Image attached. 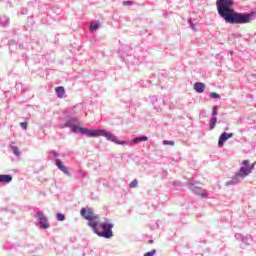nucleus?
<instances>
[{
  "label": "nucleus",
  "mask_w": 256,
  "mask_h": 256,
  "mask_svg": "<svg viewBox=\"0 0 256 256\" xmlns=\"http://www.w3.org/2000/svg\"><path fill=\"white\" fill-rule=\"evenodd\" d=\"M235 2L233 0H217L216 7L218 15L224 19L225 23L231 25H246L253 21L252 13H239L233 10Z\"/></svg>",
  "instance_id": "nucleus-1"
},
{
  "label": "nucleus",
  "mask_w": 256,
  "mask_h": 256,
  "mask_svg": "<svg viewBox=\"0 0 256 256\" xmlns=\"http://www.w3.org/2000/svg\"><path fill=\"white\" fill-rule=\"evenodd\" d=\"M61 129H71L72 133H79L80 135H86V137L97 138V137H105L107 141L111 143H115L116 145H129L127 141H121L117 139L115 134L107 132V130L103 129H88L79 126V120L75 117H71L64 124H62Z\"/></svg>",
  "instance_id": "nucleus-2"
},
{
  "label": "nucleus",
  "mask_w": 256,
  "mask_h": 256,
  "mask_svg": "<svg viewBox=\"0 0 256 256\" xmlns=\"http://www.w3.org/2000/svg\"><path fill=\"white\" fill-rule=\"evenodd\" d=\"M238 172L232 176L230 181L226 182V187H230V185H239L245 177L251 175L253 173V169H255V163L249 165V160H244Z\"/></svg>",
  "instance_id": "nucleus-3"
},
{
  "label": "nucleus",
  "mask_w": 256,
  "mask_h": 256,
  "mask_svg": "<svg viewBox=\"0 0 256 256\" xmlns=\"http://www.w3.org/2000/svg\"><path fill=\"white\" fill-rule=\"evenodd\" d=\"M93 233L98 235V237H103V239H111L113 237V224L103 222L98 223L92 228Z\"/></svg>",
  "instance_id": "nucleus-4"
},
{
  "label": "nucleus",
  "mask_w": 256,
  "mask_h": 256,
  "mask_svg": "<svg viewBox=\"0 0 256 256\" xmlns=\"http://www.w3.org/2000/svg\"><path fill=\"white\" fill-rule=\"evenodd\" d=\"M80 214L88 221V227L91 229L99 222V216L93 212V208H82Z\"/></svg>",
  "instance_id": "nucleus-5"
},
{
  "label": "nucleus",
  "mask_w": 256,
  "mask_h": 256,
  "mask_svg": "<svg viewBox=\"0 0 256 256\" xmlns=\"http://www.w3.org/2000/svg\"><path fill=\"white\" fill-rule=\"evenodd\" d=\"M34 217L39 220V225L41 229H49V221L43 213V211H38Z\"/></svg>",
  "instance_id": "nucleus-6"
},
{
  "label": "nucleus",
  "mask_w": 256,
  "mask_h": 256,
  "mask_svg": "<svg viewBox=\"0 0 256 256\" xmlns=\"http://www.w3.org/2000/svg\"><path fill=\"white\" fill-rule=\"evenodd\" d=\"M188 187L192 193L195 195H199L200 197H207L209 193H207V190H202L201 187L197 186L196 183H189Z\"/></svg>",
  "instance_id": "nucleus-7"
},
{
  "label": "nucleus",
  "mask_w": 256,
  "mask_h": 256,
  "mask_svg": "<svg viewBox=\"0 0 256 256\" xmlns=\"http://www.w3.org/2000/svg\"><path fill=\"white\" fill-rule=\"evenodd\" d=\"M55 165L59 169V171H62V173H64V175H67V177H71V172L69 171V168L63 165V162L61 161V159L57 158L55 160Z\"/></svg>",
  "instance_id": "nucleus-8"
},
{
  "label": "nucleus",
  "mask_w": 256,
  "mask_h": 256,
  "mask_svg": "<svg viewBox=\"0 0 256 256\" xmlns=\"http://www.w3.org/2000/svg\"><path fill=\"white\" fill-rule=\"evenodd\" d=\"M235 134L234 133H227V132H223L218 140V147H223V144L225 143V141H227L228 139H231V137H233Z\"/></svg>",
  "instance_id": "nucleus-9"
},
{
  "label": "nucleus",
  "mask_w": 256,
  "mask_h": 256,
  "mask_svg": "<svg viewBox=\"0 0 256 256\" xmlns=\"http://www.w3.org/2000/svg\"><path fill=\"white\" fill-rule=\"evenodd\" d=\"M194 91L196 93H203L205 91V84L203 82H196L194 84Z\"/></svg>",
  "instance_id": "nucleus-10"
},
{
  "label": "nucleus",
  "mask_w": 256,
  "mask_h": 256,
  "mask_svg": "<svg viewBox=\"0 0 256 256\" xmlns=\"http://www.w3.org/2000/svg\"><path fill=\"white\" fill-rule=\"evenodd\" d=\"M10 149L15 157H21V150H19V147L15 146V142L10 143Z\"/></svg>",
  "instance_id": "nucleus-11"
},
{
  "label": "nucleus",
  "mask_w": 256,
  "mask_h": 256,
  "mask_svg": "<svg viewBox=\"0 0 256 256\" xmlns=\"http://www.w3.org/2000/svg\"><path fill=\"white\" fill-rule=\"evenodd\" d=\"M13 176L9 174H0V183H11Z\"/></svg>",
  "instance_id": "nucleus-12"
},
{
  "label": "nucleus",
  "mask_w": 256,
  "mask_h": 256,
  "mask_svg": "<svg viewBox=\"0 0 256 256\" xmlns=\"http://www.w3.org/2000/svg\"><path fill=\"white\" fill-rule=\"evenodd\" d=\"M56 95L59 99H63V95H65V87L63 86H58L55 89Z\"/></svg>",
  "instance_id": "nucleus-13"
},
{
  "label": "nucleus",
  "mask_w": 256,
  "mask_h": 256,
  "mask_svg": "<svg viewBox=\"0 0 256 256\" xmlns=\"http://www.w3.org/2000/svg\"><path fill=\"white\" fill-rule=\"evenodd\" d=\"M143 141H149V138L147 136H139L134 138L131 143H133L134 145H137V143H141Z\"/></svg>",
  "instance_id": "nucleus-14"
},
{
  "label": "nucleus",
  "mask_w": 256,
  "mask_h": 256,
  "mask_svg": "<svg viewBox=\"0 0 256 256\" xmlns=\"http://www.w3.org/2000/svg\"><path fill=\"white\" fill-rule=\"evenodd\" d=\"M9 25V17L7 16H0V26L7 27Z\"/></svg>",
  "instance_id": "nucleus-15"
},
{
  "label": "nucleus",
  "mask_w": 256,
  "mask_h": 256,
  "mask_svg": "<svg viewBox=\"0 0 256 256\" xmlns=\"http://www.w3.org/2000/svg\"><path fill=\"white\" fill-rule=\"evenodd\" d=\"M216 124H217V116H212V119L210 121L209 130L213 131V129H215Z\"/></svg>",
  "instance_id": "nucleus-16"
},
{
  "label": "nucleus",
  "mask_w": 256,
  "mask_h": 256,
  "mask_svg": "<svg viewBox=\"0 0 256 256\" xmlns=\"http://www.w3.org/2000/svg\"><path fill=\"white\" fill-rule=\"evenodd\" d=\"M122 5L124 7H131V5H135V2L131 1V0H125L122 2Z\"/></svg>",
  "instance_id": "nucleus-17"
},
{
  "label": "nucleus",
  "mask_w": 256,
  "mask_h": 256,
  "mask_svg": "<svg viewBox=\"0 0 256 256\" xmlns=\"http://www.w3.org/2000/svg\"><path fill=\"white\" fill-rule=\"evenodd\" d=\"M209 97L211 99H221V95H219L218 93H215V92H210Z\"/></svg>",
  "instance_id": "nucleus-18"
},
{
  "label": "nucleus",
  "mask_w": 256,
  "mask_h": 256,
  "mask_svg": "<svg viewBox=\"0 0 256 256\" xmlns=\"http://www.w3.org/2000/svg\"><path fill=\"white\" fill-rule=\"evenodd\" d=\"M235 239H237L238 241H245V239H247V236H243L239 233L235 234Z\"/></svg>",
  "instance_id": "nucleus-19"
},
{
  "label": "nucleus",
  "mask_w": 256,
  "mask_h": 256,
  "mask_svg": "<svg viewBox=\"0 0 256 256\" xmlns=\"http://www.w3.org/2000/svg\"><path fill=\"white\" fill-rule=\"evenodd\" d=\"M139 181L137 179H134L130 184H129V188L130 189H135V187H137Z\"/></svg>",
  "instance_id": "nucleus-20"
},
{
  "label": "nucleus",
  "mask_w": 256,
  "mask_h": 256,
  "mask_svg": "<svg viewBox=\"0 0 256 256\" xmlns=\"http://www.w3.org/2000/svg\"><path fill=\"white\" fill-rule=\"evenodd\" d=\"M56 219H57V221H65V214H63V213H58V214L56 215Z\"/></svg>",
  "instance_id": "nucleus-21"
},
{
  "label": "nucleus",
  "mask_w": 256,
  "mask_h": 256,
  "mask_svg": "<svg viewBox=\"0 0 256 256\" xmlns=\"http://www.w3.org/2000/svg\"><path fill=\"white\" fill-rule=\"evenodd\" d=\"M188 23H189L190 28L192 29V31H197V26H195V24L193 23V20L189 19Z\"/></svg>",
  "instance_id": "nucleus-22"
},
{
  "label": "nucleus",
  "mask_w": 256,
  "mask_h": 256,
  "mask_svg": "<svg viewBox=\"0 0 256 256\" xmlns=\"http://www.w3.org/2000/svg\"><path fill=\"white\" fill-rule=\"evenodd\" d=\"M218 111H219V107L214 106L212 109V117H217Z\"/></svg>",
  "instance_id": "nucleus-23"
},
{
  "label": "nucleus",
  "mask_w": 256,
  "mask_h": 256,
  "mask_svg": "<svg viewBox=\"0 0 256 256\" xmlns=\"http://www.w3.org/2000/svg\"><path fill=\"white\" fill-rule=\"evenodd\" d=\"M97 27H99V23H93L90 25V31H96Z\"/></svg>",
  "instance_id": "nucleus-24"
},
{
  "label": "nucleus",
  "mask_w": 256,
  "mask_h": 256,
  "mask_svg": "<svg viewBox=\"0 0 256 256\" xmlns=\"http://www.w3.org/2000/svg\"><path fill=\"white\" fill-rule=\"evenodd\" d=\"M157 253V250L153 249L150 252L145 253L143 256H154Z\"/></svg>",
  "instance_id": "nucleus-25"
},
{
  "label": "nucleus",
  "mask_w": 256,
  "mask_h": 256,
  "mask_svg": "<svg viewBox=\"0 0 256 256\" xmlns=\"http://www.w3.org/2000/svg\"><path fill=\"white\" fill-rule=\"evenodd\" d=\"M27 13H29V10L27 8L20 9V15H27Z\"/></svg>",
  "instance_id": "nucleus-26"
},
{
  "label": "nucleus",
  "mask_w": 256,
  "mask_h": 256,
  "mask_svg": "<svg viewBox=\"0 0 256 256\" xmlns=\"http://www.w3.org/2000/svg\"><path fill=\"white\" fill-rule=\"evenodd\" d=\"M163 145H175V142L169 141V140H164Z\"/></svg>",
  "instance_id": "nucleus-27"
},
{
  "label": "nucleus",
  "mask_w": 256,
  "mask_h": 256,
  "mask_svg": "<svg viewBox=\"0 0 256 256\" xmlns=\"http://www.w3.org/2000/svg\"><path fill=\"white\" fill-rule=\"evenodd\" d=\"M20 127H22L24 131H27V122H21Z\"/></svg>",
  "instance_id": "nucleus-28"
},
{
  "label": "nucleus",
  "mask_w": 256,
  "mask_h": 256,
  "mask_svg": "<svg viewBox=\"0 0 256 256\" xmlns=\"http://www.w3.org/2000/svg\"><path fill=\"white\" fill-rule=\"evenodd\" d=\"M50 154L53 155L54 157H59V154L55 150H51Z\"/></svg>",
  "instance_id": "nucleus-29"
},
{
  "label": "nucleus",
  "mask_w": 256,
  "mask_h": 256,
  "mask_svg": "<svg viewBox=\"0 0 256 256\" xmlns=\"http://www.w3.org/2000/svg\"><path fill=\"white\" fill-rule=\"evenodd\" d=\"M172 185H173L174 187H179V186L181 185V183H180V182H177V181H174V182L172 183Z\"/></svg>",
  "instance_id": "nucleus-30"
},
{
  "label": "nucleus",
  "mask_w": 256,
  "mask_h": 256,
  "mask_svg": "<svg viewBox=\"0 0 256 256\" xmlns=\"http://www.w3.org/2000/svg\"><path fill=\"white\" fill-rule=\"evenodd\" d=\"M242 243H247V239H244V241H242Z\"/></svg>",
  "instance_id": "nucleus-31"
},
{
  "label": "nucleus",
  "mask_w": 256,
  "mask_h": 256,
  "mask_svg": "<svg viewBox=\"0 0 256 256\" xmlns=\"http://www.w3.org/2000/svg\"><path fill=\"white\" fill-rule=\"evenodd\" d=\"M9 45L11 46V45H13V43H12V42H9Z\"/></svg>",
  "instance_id": "nucleus-32"
},
{
  "label": "nucleus",
  "mask_w": 256,
  "mask_h": 256,
  "mask_svg": "<svg viewBox=\"0 0 256 256\" xmlns=\"http://www.w3.org/2000/svg\"><path fill=\"white\" fill-rule=\"evenodd\" d=\"M230 55H233V51H230Z\"/></svg>",
  "instance_id": "nucleus-33"
},
{
  "label": "nucleus",
  "mask_w": 256,
  "mask_h": 256,
  "mask_svg": "<svg viewBox=\"0 0 256 256\" xmlns=\"http://www.w3.org/2000/svg\"><path fill=\"white\" fill-rule=\"evenodd\" d=\"M148 83H153L151 80H148Z\"/></svg>",
  "instance_id": "nucleus-34"
},
{
  "label": "nucleus",
  "mask_w": 256,
  "mask_h": 256,
  "mask_svg": "<svg viewBox=\"0 0 256 256\" xmlns=\"http://www.w3.org/2000/svg\"><path fill=\"white\" fill-rule=\"evenodd\" d=\"M164 17H167V14H163Z\"/></svg>",
  "instance_id": "nucleus-35"
}]
</instances>
